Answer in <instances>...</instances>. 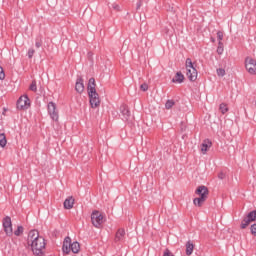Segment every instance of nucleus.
<instances>
[{"label":"nucleus","mask_w":256,"mask_h":256,"mask_svg":"<svg viewBox=\"0 0 256 256\" xmlns=\"http://www.w3.org/2000/svg\"><path fill=\"white\" fill-rule=\"evenodd\" d=\"M28 247H31L33 255L43 256L45 251V238L39 235V231L31 230L27 238Z\"/></svg>","instance_id":"f257e3e1"},{"label":"nucleus","mask_w":256,"mask_h":256,"mask_svg":"<svg viewBox=\"0 0 256 256\" xmlns=\"http://www.w3.org/2000/svg\"><path fill=\"white\" fill-rule=\"evenodd\" d=\"M62 251L66 255H69V253H71V251H72V253L77 254V253H79V251H81V245L77 241L72 243L71 237L67 236L63 241Z\"/></svg>","instance_id":"f03ea898"},{"label":"nucleus","mask_w":256,"mask_h":256,"mask_svg":"<svg viewBox=\"0 0 256 256\" xmlns=\"http://www.w3.org/2000/svg\"><path fill=\"white\" fill-rule=\"evenodd\" d=\"M186 69V76L189 81H197V69L195 68V66H193V61L191 60V58L186 59Z\"/></svg>","instance_id":"7ed1b4c3"},{"label":"nucleus","mask_w":256,"mask_h":256,"mask_svg":"<svg viewBox=\"0 0 256 256\" xmlns=\"http://www.w3.org/2000/svg\"><path fill=\"white\" fill-rule=\"evenodd\" d=\"M256 221V209L253 211H250L246 217L243 218L240 224V229H247L251 223Z\"/></svg>","instance_id":"20e7f679"},{"label":"nucleus","mask_w":256,"mask_h":256,"mask_svg":"<svg viewBox=\"0 0 256 256\" xmlns=\"http://www.w3.org/2000/svg\"><path fill=\"white\" fill-rule=\"evenodd\" d=\"M16 107L20 111H25L26 109L30 108L31 100L29 99V96L27 95L21 96L16 102Z\"/></svg>","instance_id":"39448f33"},{"label":"nucleus","mask_w":256,"mask_h":256,"mask_svg":"<svg viewBox=\"0 0 256 256\" xmlns=\"http://www.w3.org/2000/svg\"><path fill=\"white\" fill-rule=\"evenodd\" d=\"M89 103L92 109H97L101 106V98L99 97V93L96 92H88Z\"/></svg>","instance_id":"423d86ee"},{"label":"nucleus","mask_w":256,"mask_h":256,"mask_svg":"<svg viewBox=\"0 0 256 256\" xmlns=\"http://www.w3.org/2000/svg\"><path fill=\"white\" fill-rule=\"evenodd\" d=\"M245 69L250 75H256V60L247 56L245 58Z\"/></svg>","instance_id":"0eeeda50"},{"label":"nucleus","mask_w":256,"mask_h":256,"mask_svg":"<svg viewBox=\"0 0 256 256\" xmlns=\"http://www.w3.org/2000/svg\"><path fill=\"white\" fill-rule=\"evenodd\" d=\"M91 222L94 227L99 229L101 225H103V214L99 213L97 210H94L91 214Z\"/></svg>","instance_id":"6e6552de"},{"label":"nucleus","mask_w":256,"mask_h":256,"mask_svg":"<svg viewBox=\"0 0 256 256\" xmlns=\"http://www.w3.org/2000/svg\"><path fill=\"white\" fill-rule=\"evenodd\" d=\"M2 225L7 237H11L13 235V223L11 222V217H4L2 220Z\"/></svg>","instance_id":"1a4fd4ad"},{"label":"nucleus","mask_w":256,"mask_h":256,"mask_svg":"<svg viewBox=\"0 0 256 256\" xmlns=\"http://www.w3.org/2000/svg\"><path fill=\"white\" fill-rule=\"evenodd\" d=\"M48 113L53 121H59V112H57V105L55 102L48 103Z\"/></svg>","instance_id":"9d476101"},{"label":"nucleus","mask_w":256,"mask_h":256,"mask_svg":"<svg viewBox=\"0 0 256 256\" xmlns=\"http://www.w3.org/2000/svg\"><path fill=\"white\" fill-rule=\"evenodd\" d=\"M120 113L123 117V121H129L131 118V111H129V107L125 104L120 106Z\"/></svg>","instance_id":"9b49d317"},{"label":"nucleus","mask_w":256,"mask_h":256,"mask_svg":"<svg viewBox=\"0 0 256 256\" xmlns=\"http://www.w3.org/2000/svg\"><path fill=\"white\" fill-rule=\"evenodd\" d=\"M195 194L199 195V197H209V188L205 185L198 186L197 189L195 190Z\"/></svg>","instance_id":"f8f14e48"},{"label":"nucleus","mask_w":256,"mask_h":256,"mask_svg":"<svg viewBox=\"0 0 256 256\" xmlns=\"http://www.w3.org/2000/svg\"><path fill=\"white\" fill-rule=\"evenodd\" d=\"M75 91H77L79 95H81V93L85 91V83H84L83 77L81 76H78L76 80Z\"/></svg>","instance_id":"ddd939ff"},{"label":"nucleus","mask_w":256,"mask_h":256,"mask_svg":"<svg viewBox=\"0 0 256 256\" xmlns=\"http://www.w3.org/2000/svg\"><path fill=\"white\" fill-rule=\"evenodd\" d=\"M126 233L124 228H120L116 231L114 242L121 243L125 241Z\"/></svg>","instance_id":"4468645a"},{"label":"nucleus","mask_w":256,"mask_h":256,"mask_svg":"<svg viewBox=\"0 0 256 256\" xmlns=\"http://www.w3.org/2000/svg\"><path fill=\"white\" fill-rule=\"evenodd\" d=\"M212 145H213V142H211V140H209V139L203 140V142L201 144V151H202L203 155H205V153H207V151H209V149H211Z\"/></svg>","instance_id":"2eb2a0df"},{"label":"nucleus","mask_w":256,"mask_h":256,"mask_svg":"<svg viewBox=\"0 0 256 256\" xmlns=\"http://www.w3.org/2000/svg\"><path fill=\"white\" fill-rule=\"evenodd\" d=\"M75 205V198L73 196H69L64 201V209H73V206Z\"/></svg>","instance_id":"dca6fc26"},{"label":"nucleus","mask_w":256,"mask_h":256,"mask_svg":"<svg viewBox=\"0 0 256 256\" xmlns=\"http://www.w3.org/2000/svg\"><path fill=\"white\" fill-rule=\"evenodd\" d=\"M95 87H97V84L95 83V78H90L87 85L88 93L96 92L97 89Z\"/></svg>","instance_id":"f3484780"},{"label":"nucleus","mask_w":256,"mask_h":256,"mask_svg":"<svg viewBox=\"0 0 256 256\" xmlns=\"http://www.w3.org/2000/svg\"><path fill=\"white\" fill-rule=\"evenodd\" d=\"M207 201V198H205L204 194L202 197L194 198L193 203L196 205V207H203V204Z\"/></svg>","instance_id":"a211bd4d"},{"label":"nucleus","mask_w":256,"mask_h":256,"mask_svg":"<svg viewBox=\"0 0 256 256\" xmlns=\"http://www.w3.org/2000/svg\"><path fill=\"white\" fill-rule=\"evenodd\" d=\"M195 249V245L193 244V242L191 240H189L186 243V255L191 256L193 255V250Z\"/></svg>","instance_id":"6ab92c4d"},{"label":"nucleus","mask_w":256,"mask_h":256,"mask_svg":"<svg viewBox=\"0 0 256 256\" xmlns=\"http://www.w3.org/2000/svg\"><path fill=\"white\" fill-rule=\"evenodd\" d=\"M185 76L181 72H177L175 77L172 79V83H183Z\"/></svg>","instance_id":"aec40b11"},{"label":"nucleus","mask_w":256,"mask_h":256,"mask_svg":"<svg viewBox=\"0 0 256 256\" xmlns=\"http://www.w3.org/2000/svg\"><path fill=\"white\" fill-rule=\"evenodd\" d=\"M25 231V228L23 226H18L17 229L14 231V235L16 237H21Z\"/></svg>","instance_id":"412c9836"},{"label":"nucleus","mask_w":256,"mask_h":256,"mask_svg":"<svg viewBox=\"0 0 256 256\" xmlns=\"http://www.w3.org/2000/svg\"><path fill=\"white\" fill-rule=\"evenodd\" d=\"M7 145V137L5 133L0 134V147H5Z\"/></svg>","instance_id":"4be33fe9"},{"label":"nucleus","mask_w":256,"mask_h":256,"mask_svg":"<svg viewBox=\"0 0 256 256\" xmlns=\"http://www.w3.org/2000/svg\"><path fill=\"white\" fill-rule=\"evenodd\" d=\"M219 110L222 113V115H225V113H227V111H229V107H227V105L225 103H221L219 106Z\"/></svg>","instance_id":"5701e85b"},{"label":"nucleus","mask_w":256,"mask_h":256,"mask_svg":"<svg viewBox=\"0 0 256 256\" xmlns=\"http://www.w3.org/2000/svg\"><path fill=\"white\" fill-rule=\"evenodd\" d=\"M174 105H175L174 100H167L166 104H165V107H166V109H172Z\"/></svg>","instance_id":"b1692460"},{"label":"nucleus","mask_w":256,"mask_h":256,"mask_svg":"<svg viewBox=\"0 0 256 256\" xmlns=\"http://www.w3.org/2000/svg\"><path fill=\"white\" fill-rule=\"evenodd\" d=\"M35 47L37 49L43 47V40H41V38H36Z\"/></svg>","instance_id":"393cba45"},{"label":"nucleus","mask_w":256,"mask_h":256,"mask_svg":"<svg viewBox=\"0 0 256 256\" xmlns=\"http://www.w3.org/2000/svg\"><path fill=\"white\" fill-rule=\"evenodd\" d=\"M216 73H217L218 77H225V69H223V68H218L216 70Z\"/></svg>","instance_id":"a878e982"},{"label":"nucleus","mask_w":256,"mask_h":256,"mask_svg":"<svg viewBox=\"0 0 256 256\" xmlns=\"http://www.w3.org/2000/svg\"><path fill=\"white\" fill-rule=\"evenodd\" d=\"M29 89H30V91H34V93L37 92V82L35 80L32 81Z\"/></svg>","instance_id":"bb28decb"},{"label":"nucleus","mask_w":256,"mask_h":256,"mask_svg":"<svg viewBox=\"0 0 256 256\" xmlns=\"http://www.w3.org/2000/svg\"><path fill=\"white\" fill-rule=\"evenodd\" d=\"M35 55V49L30 48L28 50V59H33V56Z\"/></svg>","instance_id":"cd10ccee"},{"label":"nucleus","mask_w":256,"mask_h":256,"mask_svg":"<svg viewBox=\"0 0 256 256\" xmlns=\"http://www.w3.org/2000/svg\"><path fill=\"white\" fill-rule=\"evenodd\" d=\"M250 231H251V235H253L254 237H256V224H252L250 226Z\"/></svg>","instance_id":"c85d7f7f"},{"label":"nucleus","mask_w":256,"mask_h":256,"mask_svg":"<svg viewBox=\"0 0 256 256\" xmlns=\"http://www.w3.org/2000/svg\"><path fill=\"white\" fill-rule=\"evenodd\" d=\"M3 79H5V71L3 67L0 66V81H3Z\"/></svg>","instance_id":"c756f323"},{"label":"nucleus","mask_w":256,"mask_h":256,"mask_svg":"<svg viewBox=\"0 0 256 256\" xmlns=\"http://www.w3.org/2000/svg\"><path fill=\"white\" fill-rule=\"evenodd\" d=\"M140 89L141 91H148L149 85H147V83H143L142 85H140Z\"/></svg>","instance_id":"7c9ffc66"},{"label":"nucleus","mask_w":256,"mask_h":256,"mask_svg":"<svg viewBox=\"0 0 256 256\" xmlns=\"http://www.w3.org/2000/svg\"><path fill=\"white\" fill-rule=\"evenodd\" d=\"M227 177V174H225L224 172H219L218 173V179L223 180Z\"/></svg>","instance_id":"2f4dec72"},{"label":"nucleus","mask_w":256,"mask_h":256,"mask_svg":"<svg viewBox=\"0 0 256 256\" xmlns=\"http://www.w3.org/2000/svg\"><path fill=\"white\" fill-rule=\"evenodd\" d=\"M143 6V1L139 0L136 4V10L139 11V9H141V7Z\"/></svg>","instance_id":"473e14b6"},{"label":"nucleus","mask_w":256,"mask_h":256,"mask_svg":"<svg viewBox=\"0 0 256 256\" xmlns=\"http://www.w3.org/2000/svg\"><path fill=\"white\" fill-rule=\"evenodd\" d=\"M217 39H218V41H223V32H221V31L217 32Z\"/></svg>","instance_id":"72a5a7b5"},{"label":"nucleus","mask_w":256,"mask_h":256,"mask_svg":"<svg viewBox=\"0 0 256 256\" xmlns=\"http://www.w3.org/2000/svg\"><path fill=\"white\" fill-rule=\"evenodd\" d=\"M111 7H112V9H114V11H120L118 4L113 3V4H111Z\"/></svg>","instance_id":"f704fd0d"},{"label":"nucleus","mask_w":256,"mask_h":256,"mask_svg":"<svg viewBox=\"0 0 256 256\" xmlns=\"http://www.w3.org/2000/svg\"><path fill=\"white\" fill-rule=\"evenodd\" d=\"M223 51H224L223 47H217L218 55H223Z\"/></svg>","instance_id":"c9c22d12"},{"label":"nucleus","mask_w":256,"mask_h":256,"mask_svg":"<svg viewBox=\"0 0 256 256\" xmlns=\"http://www.w3.org/2000/svg\"><path fill=\"white\" fill-rule=\"evenodd\" d=\"M167 11H170L171 13H173L175 11V8H173L172 6H169L167 8Z\"/></svg>","instance_id":"e433bc0d"},{"label":"nucleus","mask_w":256,"mask_h":256,"mask_svg":"<svg viewBox=\"0 0 256 256\" xmlns=\"http://www.w3.org/2000/svg\"><path fill=\"white\" fill-rule=\"evenodd\" d=\"M218 47H223V42L219 41L218 42Z\"/></svg>","instance_id":"4c0bfd02"},{"label":"nucleus","mask_w":256,"mask_h":256,"mask_svg":"<svg viewBox=\"0 0 256 256\" xmlns=\"http://www.w3.org/2000/svg\"><path fill=\"white\" fill-rule=\"evenodd\" d=\"M212 43H215V38H211Z\"/></svg>","instance_id":"58836bf2"}]
</instances>
